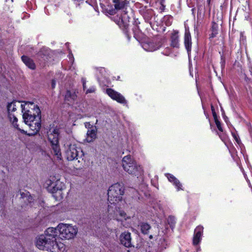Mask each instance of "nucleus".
I'll use <instances>...</instances> for the list:
<instances>
[{"instance_id":"obj_1","label":"nucleus","mask_w":252,"mask_h":252,"mask_svg":"<svg viewBox=\"0 0 252 252\" xmlns=\"http://www.w3.org/2000/svg\"><path fill=\"white\" fill-rule=\"evenodd\" d=\"M114 8L108 7L107 12L112 15L111 19L121 29L128 39L130 35L128 31L129 19L130 18L128 9L129 2L128 0H111Z\"/></svg>"},{"instance_id":"obj_2","label":"nucleus","mask_w":252,"mask_h":252,"mask_svg":"<svg viewBox=\"0 0 252 252\" xmlns=\"http://www.w3.org/2000/svg\"><path fill=\"white\" fill-rule=\"evenodd\" d=\"M36 246L39 249L50 252H63L65 250V245L61 242H54L44 234L36 238Z\"/></svg>"},{"instance_id":"obj_3","label":"nucleus","mask_w":252,"mask_h":252,"mask_svg":"<svg viewBox=\"0 0 252 252\" xmlns=\"http://www.w3.org/2000/svg\"><path fill=\"white\" fill-rule=\"evenodd\" d=\"M21 107L23 118L26 124L29 122V120L41 119V111L37 105L33 102H26L25 105L21 104Z\"/></svg>"},{"instance_id":"obj_4","label":"nucleus","mask_w":252,"mask_h":252,"mask_svg":"<svg viewBox=\"0 0 252 252\" xmlns=\"http://www.w3.org/2000/svg\"><path fill=\"white\" fill-rule=\"evenodd\" d=\"M60 129L54 125H50L49 128L47 131L48 140L51 144L54 154L57 158H61L62 154L59 145Z\"/></svg>"},{"instance_id":"obj_5","label":"nucleus","mask_w":252,"mask_h":252,"mask_svg":"<svg viewBox=\"0 0 252 252\" xmlns=\"http://www.w3.org/2000/svg\"><path fill=\"white\" fill-rule=\"evenodd\" d=\"M125 192L123 184L117 183L111 185L108 190V201L110 204L117 203L122 200Z\"/></svg>"},{"instance_id":"obj_6","label":"nucleus","mask_w":252,"mask_h":252,"mask_svg":"<svg viewBox=\"0 0 252 252\" xmlns=\"http://www.w3.org/2000/svg\"><path fill=\"white\" fill-rule=\"evenodd\" d=\"M123 167L125 171L128 174L138 176L141 175L142 168L138 165L130 155L125 156L122 160Z\"/></svg>"},{"instance_id":"obj_7","label":"nucleus","mask_w":252,"mask_h":252,"mask_svg":"<svg viewBox=\"0 0 252 252\" xmlns=\"http://www.w3.org/2000/svg\"><path fill=\"white\" fill-rule=\"evenodd\" d=\"M66 158L69 161L78 160V162L84 161V153L81 148L76 145H70L66 152Z\"/></svg>"},{"instance_id":"obj_8","label":"nucleus","mask_w":252,"mask_h":252,"mask_svg":"<svg viewBox=\"0 0 252 252\" xmlns=\"http://www.w3.org/2000/svg\"><path fill=\"white\" fill-rule=\"evenodd\" d=\"M59 236L62 239H70L77 234V229L70 224L60 223L58 225Z\"/></svg>"},{"instance_id":"obj_9","label":"nucleus","mask_w":252,"mask_h":252,"mask_svg":"<svg viewBox=\"0 0 252 252\" xmlns=\"http://www.w3.org/2000/svg\"><path fill=\"white\" fill-rule=\"evenodd\" d=\"M117 203L109 205L107 212L108 217L110 219L121 221L123 219L126 220V214L124 211L121 210L120 207L116 206Z\"/></svg>"},{"instance_id":"obj_10","label":"nucleus","mask_w":252,"mask_h":252,"mask_svg":"<svg viewBox=\"0 0 252 252\" xmlns=\"http://www.w3.org/2000/svg\"><path fill=\"white\" fill-rule=\"evenodd\" d=\"M136 6L138 8L139 13L143 16L145 21L147 23H151V20L155 15L153 9L148 8L147 6H144L139 2L136 3Z\"/></svg>"},{"instance_id":"obj_11","label":"nucleus","mask_w":252,"mask_h":252,"mask_svg":"<svg viewBox=\"0 0 252 252\" xmlns=\"http://www.w3.org/2000/svg\"><path fill=\"white\" fill-rule=\"evenodd\" d=\"M162 45L161 39L155 37L144 43L143 44V47L146 51L153 52L159 49Z\"/></svg>"},{"instance_id":"obj_12","label":"nucleus","mask_w":252,"mask_h":252,"mask_svg":"<svg viewBox=\"0 0 252 252\" xmlns=\"http://www.w3.org/2000/svg\"><path fill=\"white\" fill-rule=\"evenodd\" d=\"M36 58L40 64L44 66L51 58L50 50L45 47L41 48L36 54Z\"/></svg>"},{"instance_id":"obj_13","label":"nucleus","mask_w":252,"mask_h":252,"mask_svg":"<svg viewBox=\"0 0 252 252\" xmlns=\"http://www.w3.org/2000/svg\"><path fill=\"white\" fill-rule=\"evenodd\" d=\"M41 119H35L34 120H29V122L27 124L30 128V133L28 134L30 136H34L37 134L40 130L41 125Z\"/></svg>"},{"instance_id":"obj_14","label":"nucleus","mask_w":252,"mask_h":252,"mask_svg":"<svg viewBox=\"0 0 252 252\" xmlns=\"http://www.w3.org/2000/svg\"><path fill=\"white\" fill-rule=\"evenodd\" d=\"M106 94L113 100L116 101L121 104H125L126 100L124 96L120 93L111 88H107L106 90Z\"/></svg>"},{"instance_id":"obj_15","label":"nucleus","mask_w":252,"mask_h":252,"mask_svg":"<svg viewBox=\"0 0 252 252\" xmlns=\"http://www.w3.org/2000/svg\"><path fill=\"white\" fill-rule=\"evenodd\" d=\"M120 244L126 248H130L132 246L131 243V233L128 231L122 232L120 236Z\"/></svg>"},{"instance_id":"obj_16","label":"nucleus","mask_w":252,"mask_h":252,"mask_svg":"<svg viewBox=\"0 0 252 252\" xmlns=\"http://www.w3.org/2000/svg\"><path fill=\"white\" fill-rule=\"evenodd\" d=\"M204 227L199 225L196 226L194 231V235L192 239V244L193 246H197L201 241V237L203 233Z\"/></svg>"},{"instance_id":"obj_17","label":"nucleus","mask_w":252,"mask_h":252,"mask_svg":"<svg viewBox=\"0 0 252 252\" xmlns=\"http://www.w3.org/2000/svg\"><path fill=\"white\" fill-rule=\"evenodd\" d=\"M170 45L173 48L180 47V35L178 30H173L170 36Z\"/></svg>"},{"instance_id":"obj_18","label":"nucleus","mask_w":252,"mask_h":252,"mask_svg":"<svg viewBox=\"0 0 252 252\" xmlns=\"http://www.w3.org/2000/svg\"><path fill=\"white\" fill-rule=\"evenodd\" d=\"M184 45L188 54L190 53L192 47L191 36L189 27H185L184 34Z\"/></svg>"},{"instance_id":"obj_19","label":"nucleus","mask_w":252,"mask_h":252,"mask_svg":"<svg viewBox=\"0 0 252 252\" xmlns=\"http://www.w3.org/2000/svg\"><path fill=\"white\" fill-rule=\"evenodd\" d=\"M45 236H46L50 240H53L54 242H57L56 237L59 235V232L58 226L57 228L49 227L44 232Z\"/></svg>"},{"instance_id":"obj_20","label":"nucleus","mask_w":252,"mask_h":252,"mask_svg":"<svg viewBox=\"0 0 252 252\" xmlns=\"http://www.w3.org/2000/svg\"><path fill=\"white\" fill-rule=\"evenodd\" d=\"M21 60L29 68L32 70H35L36 69V65L33 60L28 56H22Z\"/></svg>"},{"instance_id":"obj_21","label":"nucleus","mask_w":252,"mask_h":252,"mask_svg":"<svg viewBox=\"0 0 252 252\" xmlns=\"http://www.w3.org/2000/svg\"><path fill=\"white\" fill-rule=\"evenodd\" d=\"M77 97V95L75 92L67 90L64 95V100L66 101L73 102L76 99Z\"/></svg>"},{"instance_id":"obj_22","label":"nucleus","mask_w":252,"mask_h":252,"mask_svg":"<svg viewBox=\"0 0 252 252\" xmlns=\"http://www.w3.org/2000/svg\"><path fill=\"white\" fill-rule=\"evenodd\" d=\"M141 232L144 235H148L151 229V225L147 222H142L139 224Z\"/></svg>"},{"instance_id":"obj_23","label":"nucleus","mask_w":252,"mask_h":252,"mask_svg":"<svg viewBox=\"0 0 252 252\" xmlns=\"http://www.w3.org/2000/svg\"><path fill=\"white\" fill-rule=\"evenodd\" d=\"M86 138L88 142L93 141L96 137V132L94 129H89L87 131Z\"/></svg>"},{"instance_id":"obj_24","label":"nucleus","mask_w":252,"mask_h":252,"mask_svg":"<svg viewBox=\"0 0 252 252\" xmlns=\"http://www.w3.org/2000/svg\"><path fill=\"white\" fill-rule=\"evenodd\" d=\"M218 24L215 22H212L211 31L212 33L210 35L209 38H213L215 37L218 34Z\"/></svg>"},{"instance_id":"obj_25","label":"nucleus","mask_w":252,"mask_h":252,"mask_svg":"<svg viewBox=\"0 0 252 252\" xmlns=\"http://www.w3.org/2000/svg\"><path fill=\"white\" fill-rule=\"evenodd\" d=\"M162 22L167 27L170 26L173 22V17L170 15H165L162 19Z\"/></svg>"},{"instance_id":"obj_26","label":"nucleus","mask_w":252,"mask_h":252,"mask_svg":"<svg viewBox=\"0 0 252 252\" xmlns=\"http://www.w3.org/2000/svg\"><path fill=\"white\" fill-rule=\"evenodd\" d=\"M167 220L170 228L173 229L175 227L176 223L175 217L173 216H169Z\"/></svg>"},{"instance_id":"obj_27","label":"nucleus","mask_w":252,"mask_h":252,"mask_svg":"<svg viewBox=\"0 0 252 252\" xmlns=\"http://www.w3.org/2000/svg\"><path fill=\"white\" fill-rule=\"evenodd\" d=\"M231 133L236 142L239 145L241 144V141L237 132L231 131Z\"/></svg>"},{"instance_id":"obj_28","label":"nucleus","mask_w":252,"mask_h":252,"mask_svg":"<svg viewBox=\"0 0 252 252\" xmlns=\"http://www.w3.org/2000/svg\"><path fill=\"white\" fill-rule=\"evenodd\" d=\"M11 122L12 123V125L15 128L17 129L18 130L21 131L22 133H24L25 132L24 130L21 129L19 127V125L17 124L18 122V119L16 117H15Z\"/></svg>"},{"instance_id":"obj_29","label":"nucleus","mask_w":252,"mask_h":252,"mask_svg":"<svg viewBox=\"0 0 252 252\" xmlns=\"http://www.w3.org/2000/svg\"><path fill=\"white\" fill-rule=\"evenodd\" d=\"M139 23H140L137 20H135L134 23H133L134 27L132 28V30H133L134 35H135L136 34V32L138 33L139 32V31L140 30L139 28L138 25V24H139Z\"/></svg>"},{"instance_id":"obj_30","label":"nucleus","mask_w":252,"mask_h":252,"mask_svg":"<svg viewBox=\"0 0 252 252\" xmlns=\"http://www.w3.org/2000/svg\"><path fill=\"white\" fill-rule=\"evenodd\" d=\"M214 119L218 130L220 132H223V128L219 120L218 117Z\"/></svg>"},{"instance_id":"obj_31","label":"nucleus","mask_w":252,"mask_h":252,"mask_svg":"<svg viewBox=\"0 0 252 252\" xmlns=\"http://www.w3.org/2000/svg\"><path fill=\"white\" fill-rule=\"evenodd\" d=\"M16 110V105L15 104L11 103L7 105L8 112H13Z\"/></svg>"},{"instance_id":"obj_32","label":"nucleus","mask_w":252,"mask_h":252,"mask_svg":"<svg viewBox=\"0 0 252 252\" xmlns=\"http://www.w3.org/2000/svg\"><path fill=\"white\" fill-rule=\"evenodd\" d=\"M220 64L221 69H224L225 67V59L223 53L220 55Z\"/></svg>"},{"instance_id":"obj_33","label":"nucleus","mask_w":252,"mask_h":252,"mask_svg":"<svg viewBox=\"0 0 252 252\" xmlns=\"http://www.w3.org/2000/svg\"><path fill=\"white\" fill-rule=\"evenodd\" d=\"M172 183L175 186V187L177 188V190H179L180 189H182V184L180 182L179 180H178L177 179L176 180H175V181L174 182H173Z\"/></svg>"},{"instance_id":"obj_34","label":"nucleus","mask_w":252,"mask_h":252,"mask_svg":"<svg viewBox=\"0 0 252 252\" xmlns=\"http://www.w3.org/2000/svg\"><path fill=\"white\" fill-rule=\"evenodd\" d=\"M166 176L167 177L169 181L171 183H173L175 181V180L177 179V178L174 175L170 173L167 174Z\"/></svg>"},{"instance_id":"obj_35","label":"nucleus","mask_w":252,"mask_h":252,"mask_svg":"<svg viewBox=\"0 0 252 252\" xmlns=\"http://www.w3.org/2000/svg\"><path fill=\"white\" fill-rule=\"evenodd\" d=\"M211 109L214 119L218 117L215 111V107L212 104H211Z\"/></svg>"},{"instance_id":"obj_36","label":"nucleus","mask_w":252,"mask_h":252,"mask_svg":"<svg viewBox=\"0 0 252 252\" xmlns=\"http://www.w3.org/2000/svg\"><path fill=\"white\" fill-rule=\"evenodd\" d=\"M157 180L158 178L151 179V184L154 187L158 189V183Z\"/></svg>"},{"instance_id":"obj_37","label":"nucleus","mask_w":252,"mask_h":252,"mask_svg":"<svg viewBox=\"0 0 252 252\" xmlns=\"http://www.w3.org/2000/svg\"><path fill=\"white\" fill-rule=\"evenodd\" d=\"M20 195H21V198H25L26 197V198L29 197L30 196V194H29V192H28L27 193H24L23 192L20 191Z\"/></svg>"},{"instance_id":"obj_38","label":"nucleus","mask_w":252,"mask_h":252,"mask_svg":"<svg viewBox=\"0 0 252 252\" xmlns=\"http://www.w3.org/2000/svg\"><path fill=\"white\" fill-rule=\"evenodd\" d=\"M95 87H92L86 91V94H88L89 93H94L95 92Z\"/></svg>"},{"instance_id":"obj_39","label":"nucleus","mask_w":252,"mask_h":252,"mask_svg":"<svg viewBox=\"0 0 252 252\" xmlns=\"http://www.w3.org/2000/svg\"><path fill=\"white\" fill-rule=\"evenodd\" d=\"M160 6L159 7V9L160 10V13H162L163 12L164 10H165V5H164V3H162L161 4H160Z\"/></svg>"},{"instance_id":"obj_40","label":"nucleus","mask_w":252,"mask_h":252,"mask_svg":"<svg viewBox=\"0 0 252 252\" xmlns=\"http://www.w3.org/2000/svg\"><path fill=\"white\" fill-rule=\"evenodd\" d=\"M8 113V117L10 121H12V119L15 117V116L11 112Z\"/></svg>"},{"instance_id":"obj_41","label":"nucleus","mask_w":252,"mask_h":252,"mask_svg":"<svg viewBox=\"0 0 252 252\" xmlns=\"http://www.w3.org/2000/svg\"><path fill=\"white\" fill-rule=\"evenodd\" d=\"M218 134L219 136L220 137V138L221 139V140L222 141H224L225 139V136L223 134H219L218 133Z\"/></svg>"},{"instance_id":"obj_42","label":"nucleus","mask_w":252,"mask_h":252,"mask_svg":"<svg viewBox=\"0 0 252 252\" xmlns=\"http://www.w3.org/2000/svg\"><path fill=\"white\" fill-rule=\"evenodd\" d=\"M74 1L76 4L80 5L84 2V0H74Z\"/></svg>"},{"instance_id":"obj_43","label":"nucleus","mask_w":252,"mask_h":252,"mask_svg":"<svg viewBox=\"0 0 252 252\" xmlns=\"http://www.w3.org/2000/svg\"><path fill=\"white\" fill-rule=\"evenodd\" d=\"M56 85V81L55 80L53 79L51 82V86L52 89H54Z\"/></svg>"},{"instance_id":"obj_44","label":"nucleus","mask_w":252,"mask_h":252,"mask_svg":"<svg viewBox=\"0 0 252 252\" xmlns=\"http://www.w3.org/2000/svg\"><path fill=\"white\" fill-rule=\"evenodd\" d=\"M86 87V82H85V81H83V89L84 90H85Z\"/></svg>"},{"instance_id":"obj_45","label":"nucleus","mask_w":252,"mask_h":252,"mask_svg":"<svg viewBox=\"0 0 252 252\" xmlns=\"http://www.w3.org/2000/svg\"><path fill=\"white\" fill-rule=\"evenodd\" d=\"M211 0H207V3L209 5L211 3Z\"/></svg>"},{"instance_id":"obj_46","label":"nucleus","mask_w":252,"mask_h":252,"mask_svg":"<svg viewBox=\"0 0 252 252\" xmlns=\"http://www.w3.org/2000/svg\"><path fill=\"white\" fill-rule=\"evenodd\" d=\"M164 0H160V4H161L162 3H164Z\"/></svg>"},{"instance_id":"obj_47","label":"nucleus","mask_w":252,"mask_h":252,"mask_svg":"<svg viewBox=\"0 0 252 252\" xmlns=\"http://www.w3.org/2000/svg\"><path fill=\"white\" fill-rule=\"evenodd\" d=\"M149 239H153V235H150L149 236Z\"/></svg>"},{"instance_id":"obj_48","label":"nucleus","mask_w":252,"mask_h":252,"mask_svg":"<svg viewBox=\"0 0 252 252\" xmlns=\"http://www.w3.org/2000/svg\"><path fill=\"white\" fill-rule=\"evenodd\" d=\"M240 35H241V36H243V32H241Z\"/></svg>"},{"instance_id":"obj_49","label":"nucleus","mask_w":252,"mask_h":252,"mask_svg":"<svg viewBox=\"0 0 252 252\" xmlns=\"http://www.w3.org/2000/svg\"><path fill=\"white\" fill-rule=\"evenodd\" d=\"M223 118H226V115L223 116Z\"/></svg>"},{"instance_id":"obj_50","label":"nucleus","mask_w":252,"mask_h":252,"mask_svg":"<svg viewBox=\"0 0 252 252\" xmlns=\"http://www.w3.org/2000/svg\"><path fill=\"white\" fill-rule=\"evenodd\" d=\"M223 118H226V115L223 116Z\"/></svg>"},{"instance_id":"obj_51","label":"nucleus","mask_w":252,"mask_h":252,"mask_svg":"<svg viewBox=\"0 0 252 252\" xmlns=\"http://www.w3.org/2000/svg\"><path fill=\"white\" fill-rule=\"evenodd\" d=\"M223 118H226V115L223 116Z\"/></svg>"},{"instance_id":"obj_52","label":"nucleus","mask_w":252,"mask_h":252,"mask_svg":"<svg viewBox=\"0 0 252 252\" xmlns=\"http://www.w3.org/2000/svg\"><path fill=\"white\" fill-rule=\"evenodd\" d=\"M80 163H82V162H80ZM81 164H80V166H79V167H80V166H81Z\"/></svg>"},{"instance_id":"obj_53","label":"nucleus","mask_w":252,"mask_h":252,"mask_svg":"<svg viewBox=\"0 0 252 252\" xmlns=\"http://www.w3.org/2000/svg\"><path fill=\"white\" fill-rule=\"evenodd\" d=\"M80 163H82V162H80ZM81 164H80V166H79V167H80V166H81Z\"/></svg>"}]
</instances>
